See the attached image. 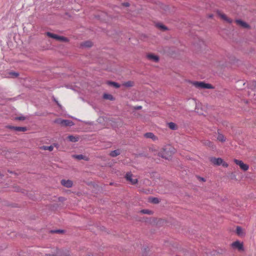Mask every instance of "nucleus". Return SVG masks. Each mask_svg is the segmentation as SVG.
<instances>
[{
  "mask_svg": "<svg viewBox=\"0 0 256 256\" xmlns=\"http://www.w3.org/2000/svg\"><path fill=\"white\" fill-rule=\"evenodd\" d=\"M192 84L198 88L200 89H212L214 87L209 84H206L203 82H192Z\"/></svg>",
  "mask_w": 256,
  "mask_h": 256,
  "instance_id": "f257e3e1",
  "label": "nucleus"
},
{
  "mask_svg": "<svg viewBox=\"0 0 256 256\" xmlns=\"http://www.w3.org/2000/svg\"><path fill=\"white\" fill-rule=\"evenodd\" d=\"M54 122L55 123L60 124L62 126H72L74 125V123L72 121L69 120H62L61 118L56 119Z\"/></svg>",
  "mask_w": 256,
  "mask_h": 256,
  "instance_id": "f03ea898",
  "label": "nucleus"
},
{
  "mask_svg": "<svg viewBox=\"0 0 256 256\" xmlns=\"http://www.w3.org/2000/svg\"><path fill=\"white\" fill-rule=\"evenodd\" d=\"M46 256H70V252L67 250H56V254H46Z\"/></svg>",
  "mask_w": 256,
  "mask_h": 256,
  "instance_id": "7ed1b4c3",
  "label": "nucleus"
},
{
  "mask_svg": "<svg viewBox=\"0 0 256 256\" xmlns=\"http://www.w3.org/2000/svg\"><path fill=\"white\" fill-rule=\"evenodd\" d=\"M234 162H235L236 164L239 166L240 168L244 171H246V170H248V169L249 168L248 165L247 164H244L242 162V160L234 159Z\"/></svg>",
  "mask_w": 256,
  "mask_h": 256,
  "instance_id": "20e7f679",
  "label": "nucleus"
},
{
  "mask_svg": "<svg viewBox=\"0 0 256 256\" xmlns=\"http://www.w3.org/2000/svg\"><path fill=\"white\" fill-rule=\"evenodd\" d=\"M232 246L234 248H236L238 250H244V246L242 243L238 240H236L232 244Z\"/></svg>",
  "mask_w": 256,
  "mask_h": 256,
  "instance_id": "39448f33",
  "label": "nucleus"
},
{
  "mask_svg": "<svg viewBox=\"0 0 256 256\" xmlns=\"http://www.w3.org/2000/svg\"><path fill=\"white\" fill-rule=\"evenodd\" d=\"M125 178L128 181L130 182L132 184H134L138 182V180L136 178H132V174L131 172H127L126 174Z\"/></svg>",
  "mask_w": 256,
  "mask_h": 256,
  "instance_id": "423d86ee",
  "label": "nucleus"
},
{
  "mask_svg": "<svg viewBox=\"0 0 256 256\" xmlns=\"http://www.w3.org/2000/svg\"><path fill=\"white\" fill-rule=\"evenodd\" d=\"M210 161L215 165L220 166L222 164L223 160L221 158H216L214 157H212L210 158Z\"/></svg>",
  "mask_w": 256,
  "mask_h": 256,
  "instance_id": "0eeeda50",
  "label": "nucleus"
},
{
  "mask_svg": "<svg viewBox=\"0 0 256 256\" xmlns=\"http://www.w3.org/2000/svg\"><path fill=\"white\" fill-rule=\"evenodd\" d=\"M61 184L66 188H70L72 186V182L70 180H61Z\"/></svg>",
  "mask_w": 256,
  "mask_h": 256,
  "instance_id": "6e6552de",
  "label": "nucleus"
},
{
  "mask_svg": "<svg viewBox=\"0 0 256 256\" xmlns=\"http://www.w3.org/2000/svg\"><path fill=\"white\" fill-rule=\"evenodd\" d=\"M218 16L221 18H222V20H224L227 22H228V23H232V20L228 18L226 14H222L220 12H218Z\"/></svg>",
  "mask_w": 256,
  "mask_h": 256,
  "instance_id": "1a4fd4ad",
  "label": "nucleus"
},
{
  "mask_svg": "<svg viewBox=\"0 0 256 256\" xmlns=\"http://www.w3.org/2000/svg\"><path fill=\"white\" fill-rule=\"evenodd\" d=\"M166 148H163L162 150L160 151L159 152L158 155L160 156H161L162 158H164L165 159L168 160L170 156H168L167 153L166 152Z\"/></svg>",
  "mask_w": 256,
  "mask_h": 256,
  "instance_id": "9d476101",
  "label": "nucleus"
},
{
  "mask_svg": "<svg viewBox=\"0 0 256 256\" xmlns=\"http://www.w3.org/2000/svg\"><path fill=\"white\" fill-rule=\"evenodd\" d=\"M144 136L145 138H151L154 141L158 140L157 137L152 132H146L144 134Z\"/></svg>",
  "mask_w": 256,
  "mask_h": 256,
  "instance_id": "9b49d317",
  "label": "nucleus"
},
{
  "mask_svg": "<svg viewBox=\"0 0 256 256\" xmlns=\"http://www.w3.org/2000/svg\"><path fill=\"white\" fill-rule=\"evenodd\" d=\"M236 22L237 24L241 26H242L243 28H249V26L248 24H247L246 22H244L242 20H236Z\"/></svg>",
  "mask_w": 256,
  "mask_h": 256,
  "instance_id": "f8f14e48",
  "label": "nucleus"
},
{
  "mask_svg": "<svg viewBox=\"0 0 256 256\" xmlns=\"http://www.w3.org/2000/svg\"><path fill=\"white\" fill-rule=\"evenodd\" d=\"M147 58L149 60H152V61L155 62H158V60H159V58L158 56H156V55H154L152 54H148Z\"/></svg>",
  "mask_w": 256,
  "mask_h": 256,
  "instance_id": "ddd939ff",
  "label": "nucleus"
},
{
  "mask_svg": "<svg viewBox=\"0 0 256 256\" xmlns=\"http://www.w3.org/2000/svg\"><path fill=\"white\" fill-rule=\"evenodd\" d=\"M121 153V150L119 149H117L114 150L112 151L110 154V156L112 157H116L118 155H120Z\"/></svg>",
  "mask_w": 256,
  "mask_h": 256,
  "instance_id": "4468645a",
  "label": "nucleus"
},
{
  "mask_svg": "<svg viewBox=\"0 0 256 256\" xmlns=\"http://www.w3.org/2000/svg\"><path fill=\"white\" fill-rule=\"evenodd\" d=\"M12 128L18 132H25L26 130V127L12 126Z\"/></svg>",
  "mask_w": 256,
  "mask_h": 256,
  "instance_id": "2eb2a0df",
  "label": "nucleus"
},
{
  "mask_svg": "<svg viewBox=\"0 0 256 256\" xmlns=\"http://www.w3.org/2000/svg\"><path fill=\"white\" fill-rule=\"evenodd\" d=\"M106 83L108 85L113 86L116 88H119L120 87V85L116 82L108 81Z\"/></svg>",
  "mask_w": 256,
  "mask_h": 256,
  "instance_id": "dca6fc26",
  "label": "nucleus"
},
{
  "mask_svg": "<svg viewBox=\"0 0 256 256\" xmlns=\"http://www.w3.org/2000/svg\"><path fill=\"white\" fill-rule=\"evenodd\" d=\"M103 98H104L106 100H113L114 99L112 94H104V96H103Z\"/></svg>",
  "mask_w": 256,
  "mask_h": 256,
  "instance_id": "f3484780",
  "label": "nucleus"
},
{
  "mask_svg": "<svg viewBox=\"0 0 256 256\" xmlns=\"http://www.w3.org/2000/svg\"><path fill=\"white\" fill-rule=\"evenodd\" d=\"M168 128L172 130H176L177 129V126L174 122H170L168 123Z\"/></svg>",
  "mask_w": 256,
  "mask_h": 256,
  "instance_id": "a211bd4d",
  "label": "nucleus"
},
{
  "mask_svg": "<svg viewBox=\"0 0 256 256\" xmlns=\"http://www.w3.org/2000/svg\"><path fill=\"white\" fill-rule=\"evenodd\" d=\"M56 40L60 42H68V40L66 38L62 36H60L57 35L56 39Z\"/></svg>",
  "mask_w": 256,
  "mask_h": 256,
  "instance_id": "6ab92c4d",
  "label": "nucleus"
},
{
  "mask_svg": "<svg viewBox=\"0 0 256 256\" xmlns=\"http://www.w3.org/2000/svg\"><path fill=\"white\" fill-rule=\"evenodd\" d=\"M82 46L86 48H90L92 46V42L90 41H86L82 44Z\"/></svg>",
  "mask_w": 256,
  "mask_h": 256,
  "instance_id": "aec40b11",
  "label": "nucleus"
},
{
  "mask_svg": "<svg viewBox=\"0 0 256 256\" xmlns=\"http://www.w3.org/2000/svg\"><path fill=\"white\" fill-rule=\"evenodd\" d=\"M68 140L72 142H76L78 141V138L74 136H68Z\"/></svg>",
  "mask_w": 256,
  "mask_h": 256,
  "instance_id": "412c9836",
  "label": "nucleus"
},
{
  "mask_svg": "<svg viewBox=\"0 0 256 256\" xmlns=\"http://www.w3.org/2000/svg\"><path fill=\"white\" fill-rule=\"evenodd\" d=\"M204 144V145L207 146L210 148H214L213 143L208 140H205Z\"/></svg>",
  "mask_w": 256,
  "mask_h": 256,
  "instance_id": "4be33fe9",
  "label": "nucleus"
},
{
  "mask_svg": "<svg viewBox=\"0 0 256 256\" xmlns=\"http://www.w3.org/2000/svg\"><path fill=\"white\" fill-rule=\"evenodd\" d=\"M218 140L221 142H224L226 141V138L224 136L221 134H218V137H217Z\"/></svg>",
  "mask_w": 256,
  "mask_h": 256,
  "instance_id": "5701e85b",
  "label": "nucleus"
},
{
  "mask_svg": "<svg viewBox=\"0 0 256 256\" xmlns=\"http://www.w3.org/2000/svg\"><path fill=\"white\" fill-rule=\"evenodd\" d=\"M124 86L126 87H132L134 86V82L132 81H128L126 82H125L124 84Z\"/></svg>",
  "mask_w": 256,
  "mask_h": 256,
  "instance_id": "b1692460",
  "label": "nucleus"
},
{
  "mask_svg": "<svg viewBox=\"0 0 256 256\" xmlns=\"http://www.w3.org/2000/svg\"><path fill=\"white\" fill-rule=\"evenodd\" d=\"M236 232L238 236H242V229L240 226H237Z\"/></svg>",
  "mask_w": 256,
  "mask_h": 256,
  "instance_id": "393cba45",
  "label": "nucleus"
},
{
  "mask_svg": "<svg viewBox=\"0 0 256 256\" xmlns=\"http://www.w3.org/2000/svg\"><path fill=\"white\" fill-rule=\"evenodd\" d=\"M156 26L158 28H160L163 30H168L167 28L165 26L161 24H157Z\"/></svg>",
  "mask_w": 256,
  "mask_h": 256,
  "instance_id": "a878e982",
  "label": "nucleus"
},
{
  "mask_svg": "<svg viewBox=\"0 0 256 256\" xmlns=\"http://www.w3.org/2000/svg\"><path fill=\"white\" fill-rule=\"evenodd\" d=\"M46 34L47 36H48L51 38H54V39H56V36H57V34L51 33L50 32H46Z\"/></svg>",
  "mask_w": 256,
  "mask_h": 256,
  "instance_id": "bb28decb",
  "label": "nucleus"
},
{
  "mask_svg": "<svg viewBox=\"0 0 256 256\" xmlns=\"http://www.w3.org/2000/svg\"><path fill=\"white\" fill-rule=\"evenodd\" d=\"M42 148L44 150H48L50 152L52 151L54 149V147L52 146H43Z\"/></svg>",
  "mask_w": 256,
  "mask_h": 256,
  "instance_id": "cd10ccee",
  "label": "nucleus"
},
{
  "mask_svg": "<svg viewBox=\"0 0 256 256\" xmlns=\"http://www.w3.org/2000/svg\"><path fill=\"white\" fill-rule=\"evenodd\" d=\"M141 212L144 214H152V212L148 210H142Z\"/></svg>",
  "mask_w": 256,
  "mask_h": 256,
  "instance_id": "c85d7f7f",
  "label": "nucleus"
},
{
  "mask_svg": "<svg viewBox=\"0 0 256 256\" xmlns=\"http://www.w3.org/2000/svg\"><path fill=\"white\" fill-rule=\"evenodd\" d=\"M151 202L154 204H158L159 202V200L156 198H152Z\"/></svg>",
  "mask_w": 256,
  "mask_h": 256,
  "instance_id": "c756f323",
  "label": "nucleus"
},
{
  "mask_svg": "<svg viewBox=\"0 0 256 256\" xmlns=\"http://www.w3.org/2000/svg\"><path fill=\"white\" fill-rule=\"evenodd\" d=\"M50 232L52 233H62L64 232V230H51Z\"/></svg>",
  "mask_w": 256,
  "mask_h": 256,
  "instance_id": "7c9ffc66",
  "label": "nucleus"
},
{
  "mask_svg": "<svg viewBox=\"0 0 256 256\" xmlns=\"http://www.w3.org/2000/svg\"><path fill=\"white\" fill-rule=\"evenodd\" d=\"M75 158L78 160H82V159H84V156L82 154H78V155H76L75 156Z\"/></svg>",
  "mask_w": 256,
  "mask_h": 256,
  "instance_id": "2f4dec72",
  "label": "nucleus"
},
{
  "mask_svg": "<svg viewBox=\"0 0 256 256\" xmlns=\"http://www.w3.org/2000/svg\"><path fill=\"white\" fill-rule=\"evenodd\" d=\"M10 74L12 76L15 77V78L18 76L19 75V74L18 73L15 72H11L10 73Z\"/></svg>",
  "mask_w": 256,
  "mask_h": 256,
  "instance_id": "473e14b6",
  "label": "nucleus"
},
{
  "mask_svg": "<svg viewBox=\"0 0 256 256\" xmlns=\"http://www.w3.org/2000/svg\"><path fill=\"white\" fill-rule=\"evenodd\" d=\"M16 119L20 120H25V118L24 116H19L16 118Z\"/></svg>",
  "mask_w": 256,
  "mask_h": 256,
  "instance_id": "72a5a7b5",
  "label": "nucleus"
},
{
  "mask_svg": "<svg viewBox=\"0 0 256 256\" xmlns=\"http://www.w3.org/2000/svg\"><path fill=\"white\" fill-rule=\"evenodd\" d=\"M222 164L223 166L226 167V168H227L228 166L227 163L224 162V161L222 162V164Z\"/></svg>",
  "mask_w": 256,
  "mask_h": 256,
  "instance_id": "f704fd0d",
  "label": "nucleus"
},
{
  "mask_svg": "<svg viewBox=\"0 0 256 256\" xmlns=\"http://www.w3.org/2000/svg\"><path fill=\"white\" fill-rule=\"evenodd\" d=\"M123 5L126 6H129L130 4L128 2H124V3Z\"/></svg>",
  "mask_w": 256,
  "mask_h": 256,
  "instance_id": "c9c22d12",
  "label": "nucleus"
},
{
  "mask_svg": "<svg viewBox=\"0 0 256 256\" xmlns=\"http://www.w3.org/2000/svg\"><path fill=\"white\" fill-rule=\"evenodd\" d=\"M142 108V106H136L135 108L136 110H140Z\"/></svg>",
  "mask_w": 256,
  "mask_h": 256,
  "instance_id": "e433bc0d",
  "label": "nucleus"
},
{
  "mask_svg": "<svg viewBox=\"0 0 256 256\" xmlns=\"http://www.w3.org/2000/svg\"><path fill=\"white\" fill-rule=\"evenodd\" d=\"M200 178V180H202V181H204H204H205V180H204V178Z\"/></svg>",
  "mask_w": 256,
  "mask_h": 256,
  "instance_id": "4c0bfd02",
  "label": "nucleus"
},
{
  "mask_svg": "<svg viewBox=\"0 0 256 256\" xmlns=\"http://www.w3.org/2000/svg\"><path fill=\"white\" fill-rule=\"evenodd\" d=\"M253 82L254 84V86H256V82Z\"/></svg>",
  "mask_w": 256,
  "mask_h": 256,
  "instance_id": "58836bf2",
  "label": "nucleus"
},
{
  "mask_svg": "<svg viewBox=\"0 0 256 256\" xmlns=\"http://www.w3.org/2000/svg\"><path fill=\"white\" fill-rule=\"evenodd\" d=\"M56 103H57L58 105L59 106H60V105L58 103V102H56Z\"/></svg>",
  "mask_w": 256,
  "mask_h": 256,
  "instance_id": "ea45409f",
  "label": "nucleus"
},
{
  "mask_svg": "<svg viewBox=\"0 0 256 256\" xmlns=\"http://www.w3.org/2000/svg\"><path fill=\"white\" fill-rule=\"evenodd\" d=\"M212 16H210V18H212Z\"/></svg>",
  "mask_w": 256,
  "mask_h": 256,
  "instance_id": "a19ab883",
  "label": "nucleus"
}]
</instances>
